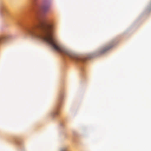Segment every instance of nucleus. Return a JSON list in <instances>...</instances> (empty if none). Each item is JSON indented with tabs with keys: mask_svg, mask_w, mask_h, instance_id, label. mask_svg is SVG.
I'll return each mask as SVG.
<instances>
[{
	"mask_svg": "<svg viewBox=\"0 0 151 151\" xmlns=\"http://www.w3.org/2000/svg\"><path fill=\"white\" fill-rule=\"evenodd\" d=\"M34 5L35 15L32 19V26L27 29V33L34 38L43 40L54 50L68 55L77 62H84L85 58L78 57L69 50L63 48L52 37V34L54 30L53 24L46 20L41 19L38 10L39 6Z\"/></svg>",
	"mask_w": 151,
	"mask_h": 151,
	"instance_id": "1",
	"label": "nucleus"
},
{
	"mask_svg": "<svg viewBox=\"0 0 151 151\" xmlns=\"http://www.w3.org/2000/svg\"><path fill=\"white\" fill-rule=\"evenodd\" d=\"M1 13L3 14H6L7 13V11L6 8L3 7L2 8L1 10Z\"/></svg>",
	"mask_w": 151,
	"mask_h": 151,
	"instance_id": "2",
	"label": "nucleus"
},
{
	"mask_svg": "<svg viewBox=\"0 0 151 151\" xmlns=\"http://www.w3.org/2000/svg\"><path fill=\"white\" fill-rule=\"evenodd\" d=\"M58 114V111H55L52 113V116L53 117H55Z\"/></svg>",
	"mask_w": 151,
	"mask_h": 151,
	"instance_id": "3",
	"label": "nucleus"
},
{
	"mask_svg": "<svg viewBox=\"0 0 151 151\" xmlns=\"http://www.w3.org/2000/svg\"><path fill=\"white\" fill-rule=\"evenodd\" d=\"M6 37L5 36H0V43L2 41L6 39Z\"/></svg>",
	"mask_w": 151,
	"mask_h": 151,
	"instance_id": "4",
	"label": "nucleus"
},
{
	"mask_svg": "<svg viewBox=\"0 0 151 151\" xmlns=\"http://www.w3.org/2000/svg\"><path fill=\"white\" fill-rule=\"evenodd\" d=\"M111 47H107L106 48H105L104 49V50L102 52H101V53H104L107 50H109L110 48Z\"/></svg>",
	"mask_w": 151,
	"mask_h": 151,
	"instance_id": "5",
	"label": "nucleus"
},
{
	"mask_svg": "<svg viewBox=\"0 0 151 151\" xmlns=\"http://www.w3.org/2000/svg\"><path fill=\"white\" fill-rule=\"evenodd\" d=\"M66 150L65 149H63L61 150L60 151H65Z\"/></svg>",
	"mask_w": 151,
	"mask_h": 151,
	"instance_id": "6",
	"label": "nucleus"
},
{
	"mask_svg": "<svg viewBox=\"0 0 151 151\" xmlns=\"http://www.w3.org/2000/svg\"><path fill=\"white\" fill-rule=\"evenodd\" d=\"M42 9H43L44 10H45V11H46V9H45V8L44 7H43Z\"/></svg>",
	"mask_w": 151,
	"mask_h": 151,
	"instance_id": "7",
	"label": "nucleus"
}]
</instances>
